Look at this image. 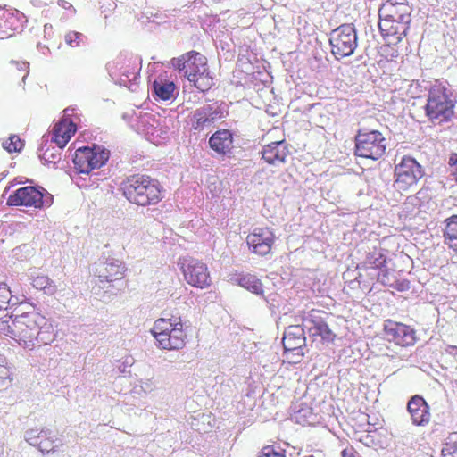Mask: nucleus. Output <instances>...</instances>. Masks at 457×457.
<instances>
[{"label": "nucleus", "mask_w": 457, "mask_h": 457, "mask_svg": "<svg viewBox=\"0 0 457 457\" xmlns=\"http://www.w3.org/2000/svg\"><path fill=\"white\" fill-rule=\"evenodd\" d=\"M387 259L386 249H383L380 245L373 246L366 253L365 259L360 264V268L362 270H378L379 272L380 269L385 268L387 264Z\"/></svg>", "instance_id": "22"}, {"label": "nucleus", "mask_w": 457, "mask_h": 457, "mask_svg": "<svg viewBox=\"0 0 457 457\" xmlns=\"http://www.w3.org/2000/svg\"><path fill=\"white\" fill-rule=\"evenodd\" d=\"M58 4L62 6V8H71V6H72V4L66 0H59Z\"/></svg>", "instance_id": "42"}, {"label": "nucleus", "mask_w": 457, "mask_h": 457, "mask_svg": "<svg viewBox=\"0 0 457 457\" xmlns=\"http://www.w3.org/2000/svg\"><path fill=\"white\" fill-rule=\"evenodd\" d=\"M333 55L337 59L352 55L358 46V36L352 23H344L333 29L329 37Z\"/></svg>", "instance_id": "10"}, {"label": "nucleus", "mask_w": 457, "mask_h": 457, "mask_svg": "<svg viewBox=\"0 0 457 457\" xmlns=\"http://www.w3.org/2000/svg\"><path fill=\"white\" fill-rule=\"evenodd\" d=\"M104 269L105 272L99 275L100 281H113L121 279L123 277L121 265L107 263Z\"/></svg>", "instance_id": "30"}, {"label": "nucleus", "mask_w": 457, "mask_h": 457, "mask_svg": "<svg viewBox=\"0 0 457 457\" xmlns=\"http://www.w3.org/2000/svg\"><path fill=\"white\" fill-rule=\"evenodd\" d=\"M184 280L191 287L207 288L212 284L211 271L205 262L197 258H185L180 266Z\"/></svg>", "instance_id": "11"}, {"label": "nucleus", "mask_w": 457, "mask_h": 457, "mask_svg": "<svg viewBox=\"0 0 457 457\" xmlns=\"http://www.w3.org/2000/svg\"><path fill=\"white\" fill-rule=\"evenodd\" d=\"M154 93L162 100H170L173 96L176 85L173 81L158 79L153 83Z\"/></svg>", "instance_id": "26"}, {"label": "nucleus", "mask_w": 457, "mask_h": 457, "mask_svg": "<svg viewBox=\"0 0 457 457\" xmlns=\"http://www.w3.org/2000/svg\"><path fill=\"white\" fill-rule=\"evenodd\" d=\"M22 24V16L13 9L0 8V40L13 37Z\"/></svg>", "instance_id": "15"}, {"label": "nucleus", "mask_w": 457, "mask_h": 457, "mask_svg": "<svg viewBox=\"0 0 457 457\" xmlns=\"http://www.w3.org/2000/svg\"><path fill=\"white\" fill-rule=\"evenodd\" d=\"M238 284L257 295L263 292L262 283L255 275L246 274L241 276L238 279Z\"/></svg>", "instance_id": "28"}, {"label": "nucleus", "mask_w": 457, "mask_h": 457, "mask_svg": "<svg viewBox=\"0 0 457 457\" xmlns=\"http://www.w3.org/2000/svg\"><path fill=\"white\" fill-rule=\"evenodd\" d=\"M2 454H3V452H2V451H0V456H1Z\"/></svg>", "instance_id": "47"}, {"label": "nucleus", "mask_w": 457, "mask_h": 457, "mask_svg": "<svg viewBox=\"0 0 457 457\" xmlns=\"http://www.w3.org/2000/svg\"><path fill=\"white\" fill-rule=\"evenodd\" d=\"M455 104L456 100L446 86L435 84L428 90L423 109L428 121L434 125H442L454 117Z\"/></svg>", "instance_id": "5"}, {"label": "nucleus", "mask_w": 457, "mask_h": 457, "mask_svg": "<svg viewBox=\"0 0 457 457\" xmlns=\"http://www.w3.org/2000/svg\"><path fill=\"white\" fill-rule=\"evenodd\" d=\"M12 301V291L7 287H0V317H5L6 315H1V312H6L11 305Z\"/></svg>", "instance_id": "35"}, {"label": "nucleus", "mask_w": 457, "mask_h": 457, "mask_svg": "<svg viewBox=\"0 0 457 457\" xmlns=\"http://www.w3.org/2000/svg\"><path fill=\"white\" fill-rule=\"evenodd\" d=\"M305 457H315L314 455H306Z\"/></svg>", "instance_id": "46"}, {"label": "nucleus", "mask_w": 457, "mask_h": 457, "mask_svg": "<svg viewBox=\"0 0 457 457\" xmlns=\"http://www.w3.org/2000/svg\"><path fill=\"white\" fill-rule=\"evenodd\" d=\"M32 287L37 290H45L49 294H54L56 290L53 280L49 279L48 276L42 274H37L32 278Z\"/></svg>", "instance_id": "31"}, {"label": "nucleus", "mask_w": 457, "mask_h": 457, "mask_svg": "<svg viewBox=\"0 0 457 457\" xmlns=\"http://www.w3.org/2000/svg\"><path fill=\"white\" fill-rule=\"evenodd\" d=\"M411 8L407 3L386 0L379 14V32L385 41L399 44L406 37L411 24Z\"/></svg>", "instance_id": "2"}, {"label": "nucleus", "mask_w": 457, "mask_h": 457, "mask_svg": "<svg viewBox=\"0 0 457 457\" xmlns=\"http://www.w3.org/2000/svg\"><path fill=\"white\" fill-rule=\"evenodd\" d=\"M27 441L42 453L54 452L58 445L51 433L45 429H41L39 432L36 429L29 430L27 432Z\"/></svg>", "instance_id": "20"}, {"label": "nucleus", "mask_w": 457, "mask_h": 457, "mask_svg": "<svg viewBox=\"0 0 457 457\" xmlns=\"http://www.w3.org/2000/svg\"><path fill=\"white\" fill-rule=\"evenodd\" d=\"M233 133L227 129H218L209 139L210 147L219 155L230 156L233 153Z\"/></svg>", "instance_id": "17"}, {"label": "nucleus", "mask_w": 457, "mask_h": 457, "mask_svg": "<svg viewBox=\"0 0 457 457\" xmlns=\"http://www.w3.org/2000/svg\"><path fill=\"white\" fill-rule=\"evenodd\" d=\"M24 145L23 140L17 135L10 136L9 138L2 143L3 147L9 153L21 151Z\"/></svg>", "instance_id": "34"}, {"label": "nucleus", "mask_w": 457, "mask_h": 457, "mask_svg": "<svg viewBox=\"0 0 457 457\" xmlns=\"http://www.w3.org/2000/svg\"><path fill=\"white\" fill-rule=\"evenodd\" d=\"M384 333L387 341L399 346L414 345L417 341V335L413 327L403 322L393 321V320L385 321Z\"/></svg>", "instance_id": "14"}, {"label": "nucleus", "mask_w": 457, "mask_h": 457, "mask_svg": "<svg viewBox=\"0 0 457 457\" xmlns=\"http://www.w3.org/2000/svg\"><path fill=\"white\" fill-rule=\"evenodd\" d=\"M394 187L399 192H408L419 183L424 176L422 165L411 155H404L396 163L394 170Z\"/></svg>", "instance_id": "8"}, {"label": "nucleus", "mask_w": 457, "mask_h": 457, "mask_svg": "<svg viewBox=\"0 0 457 457\" xmlns=\"http://www.w3.org/2000/svg\"><path fill=\"white\" fill-rule=\"evenodd\" d=\"M441 457H457V432L449 434L441 451Z\"/></svg>", "instance_id": "32"}, {"label": "nucleus", "mask_w": 457, "mask_h": 457, "mask_svg": "<svg viewBox=\"0 0 457 457\" xmlns=\"http://www.w3.org/2000/svg\"><path fill=\"white\" fill-rule=\"evenodd\" d=\"M211 107L204 106L195 110L191 118V125L194 129H203L206 125L212 122Z\"/></svg>", "instance_id": "27"}, {"label": "nucleus", "mask_w": 457, "mask_h": 457, "mask_svg": "<svg viewBox=\"0 0 457 457\" xmlns=\"http://www.w3.org/2000/svg\"><path fill=\"white\" fill-rule=\"evenodd\" d=\"M18 62H14L11 64V70H13V68H16L18 66Z\"/></svg>", "instance_id": "45"}, {"label": "nucleus", "mask_w": 457, "mask_h": 457, "mask_svg": "<svg viewBox=\"0 0 457 457\" xmlns=\"http://www.w3.org/2000/svg\"><path fill=\"white\" fill-rule=\"evenodd\" d=\"M377 279L379 281V283H382L383 285H388L389 287L393 285L391 282L390 272L386 268V265L385 266V268L379 270L377 275Z\"/></svg>", "instance_id": "39"}, {"label": "nucleus", "mask_w": 457, "mask_h": 457, "mask_svg": "<svg viewBox=\"0 0 457 457\" xmlns=\"http://www.w3.org/2000/svg\"><path fill=\"white\" fill-rule=\"evenodd\" d=\"M110 152L94 145L93 147H79L74 152L73 162L74 169L79 173L88 174L92 170L100 169L108 162Z\"/></svg>", "instance_id": "9"}, {"label": "nucleus", "mask_w": 457, "mask_h": 457, "mask_svg": "<svg viewBox=\"0 0 457 457\" xmlns=\"http://www.w3.org/2000/svg\"><path fill=\"white\" fill-rule=\"evenodd\" d=\"M387 142L378 129H360L354 137V155L378 160L386 154Z\"/></svg>", "instance_id": "7"}, {"label": "nucleus", "mask_w": 457, "mask_h": 457, "mask_svg": "<svg viewBox=\"0 0 457 457\" xmlns=\"http://www.w3.org/2000/svg\"><path fill=\"white\" fill-rule=\"evenodd\" d=\"M175 70L182 71L185 78L202 92L210 89L213 78L209 71L208 59L202 53L188 51L171 59Z\"/></svg>", "instance_id": "4"}, {"label": "nucleus", "mask_w": 457, "mask_h": 457, "mask_svg": "<svg viewBox=\"0 0 457 457\" xmlns=\"http://www.w3.org/2000/svg\"><path fill=\"white\" fill-rule=\"evenodd\" d=\"M305 334L302 327L290 326L285 330L282 345L286 350H299L305 346Z\"/></svg>", "instance_id": "21"}, {"label": "nucleus", "mask_w": 457, "mask_h": 457, "mask_svg": "<svg viewBox=\"0 0 457 457\" xmlns=\"http://www.w3.org/2000/svg\"><path fill=\"white\" fill-rule=\"evenodd\" d=\"M283 356L285 357V361L287 363L296 364L299 361H303V357L304 356L303 349L298 350H286L284 349Z\"/></svg>", "instance_id": "36"}, {"label": "nucleus", "mask_w": 457, "mask_h": 457, "mask_svg": "<svg viewBox=\"0 0 457 457\" xmlns=\"http://www.w3.org/2000/svg\"><path fill=\"white\" fill-rule=\"evenodd\" d=\"M407 410L411 415L412 423L416 426H426V424L429 423L431 414L424 397L420 395L411 397L407 403Z\"/></svg>", "instance_id": "16"}, {"label": "nucleus", "mask_w": 457, "mask_h": 457, "mask_svg": "<svg viewBox=\"0 0 457 457\" xmlns=\"http://www.w3.org/2000/svg\"><path fill=\"white\" fill-rule=\"evenodd\" d=\"M151 334L156 345L161 349L180 350L186 345L187 334L179 316L155 320L151 328Z\"/></svg>", "instance_id": "6"}, {"label": "nucleus", "mask_w": 457, "mask_h": 457, "mask_svg": "<svg viewBox=\"0 0 457 457\" xmlns=\"http://www.w3.org/2000/svg\"><path fill=\"white\" fill-rule=\"evenodd\" d=\"M276 238V235L271 228L259 227L254 228L246 236V244L250 253L263 257L272 253Z\"/></svg>", "instance_id": "13"}, {"label": "nucleus", "mask_w": 457, "mask_h": 457, "mask_svg": "<svg viewBox=\"0 0 457 457\" xmlns=\"http://www.w3.org/2000/svg\"><path fill=\"white\" fill-rule=\"evenodd\" d=\"M0 334L8 336L23 348L33 350L49 345L54 338L53 324L36 311L5 314L0 318Z\"/></svg>", "instance_id": "1"}, {"label": "nucleus", "mask_w": 457, "mask_h": 457, "mask_svg": "<svg viewBox=\"0 0 457 457\" xmlns=\"http://www.w3.org/2000/svg\"><path fill=\"white\" fill-rule=\"evenodd\" d=\"M320 311H316V309H312L310 316L312 318V329L313 334L318 335L320 337V338L325 342H334L336 338V333L330 329L328 324L325 321H322L317 316V313H320ZM325 313L324 312H322Z\"/></svg>", "instance_id": "24"}, {"label": "nucleus", "mask_w": 457, "mask_h": 457, "mask_svg": "<svg viewBox=\"0 0 457 457\" xmlns=\"http://www.w3.org/2000/svg\"><path fill=\"white\" fill-rule=\"evenodd\" d=\"M21 67H22V71H23V75H22V78H25V76L27 75L28 73V66L26 63H21Z\"/></svg>", "instance_id": "44"}, {"label": "nucleus", "mask_w": 457, "mask_h": 457, "mask_svg": "<svg viewBox=\"0 0 457 457\" xmlns=\"http://www.w3.org/2000/svg\"><path fill=\"white\" fill-rule=\"evenodd\" d=\"M342 456L343 457H356L353 452L348 451V450H343Z\"/></svg>", "instance_id": "43"}, {"label": "nucleus", "mask_w": 457, "mask_h": 457, "mask_svg": "<svg viewBox=\"0 0 457 457\" xmlns=\"http://www.w3.org/2000/svg\"><path fill=\"white\" fill-rule=\"evenodd\" d=\"M77 125L70 118H62L58 121L52 130V141L55 143L58 147L63 148L71 137L77 132Z\"/></svg>", "instance_id": "18"}, {"label": "nucleus", "mask_w": 457, "mask_h": 457, "mask_svg": "<svg viewBox=\"0 0 457 457\" xmlns=\"http://www.w3.org/2000/svg\"><path fill=\"white\" fill-rule=\"evenodd\" d=\"M81 37V33L74 32V30H71V32L65 34L64 40L66 41V44L71 47H78V46L80 44Z\"/></svg>", "instance_id": "38"}, {"label": "nucleus", "mask_w": 457, "mask_h": 457, "mask_svg": "<svg viewBox=\"0 0 457 457\" xmlns=\"http://www.w3.org/2000/svg\"><path fill=\"white\" fill-rule=\"evenodd\" d=\"M396 44L394 43H388V41H386V44L382 45L378 49V54L380 56V60L385 61H393L396 59V57L399 55V52L397 48H395Z\"/></svg>", "instance_id": "33"}, {"label": "nucleus", "mask_w": 457, "mask_h": 457, "mask_svg": "<svg viewBox=\"0 0 457 457\" xmlns=\"http://www.w3.org/2000/svg\"><path fill=\"white\" fill-rule=\"evenodd\" d=\"M122 195L132 204L138 206L155 205L162 202L163 187L157 179L147 175L127 177L120 185Z\"/></svg>", "instance_id": "3"}, {"label": "nucleus", "mask_w": 457, "mask_h": 457, "mask_svg": "<svg viewBox=\"0 0 457 457\" xmlns=\"http://www.w3.org/2000/svg\"><path fill=\"white\" fill-rule=\"evenodd\" d=\"M288 153V145L286 140L267 144L262 150V159L272 165L285 162Z\"/></svg>", "instance_id": "19"}, {"label": "nucleus", "mask_w": 457, "mask_h": 457, "mask_svg": "<svg viewBox=\"0 0 457 457\" xmlns=\"http://www.w3.org/2000/svg\"><path fill=\"white\" fill-rule=\"evenodd\" d=\"M13 375L11 367L8 366V360L5 356L0 355V390L12 386Z\"/></svg>", "instance_id": "29"}, {"label": "nucleus", "mask_w": 457, "mask_h": 457, "mask_svg": "<svg viewBox=\"0 0 457 457\" xmlns=\"http://www.w3.org/2000/svg\"><path fill=\"white\" fill-rule=\"evenodd\" d=\"M258 457H286V451L276 448L272 445L262 447Z\"/></svg>", "instance_id": "37"}, {"label": "nucleus", "mask_w": 457, "mask_h": 457, "mask_svg": "<svg viewBox=\"0 0 457 457\" xmlns=\"http://www.w3.org/2000/svg\"><path fill=\"white\" fill-rule=\"evenodd\" d=\"M51 202V195L45 198L43 192L35 187H20L7 198L8 205H24L35 209H42L45 205H50Z\"/></svg>", "instance_id": "12"}, {"label": "nucleus", "mask_w": 457, "mask_h": 457, "mask_svg": "<svg viewBox=\"0 0 457 457\" xmlns=\"http://www.w3.org/2000/svg\"><path fill=\"white\" fill-rule=\"evenodd\" d=\"M448 165L451 169V174L457 184V154H454V152L449 156Z\"/></svg>", "instance_id": "40"}, {"label": "nucleus", "mask_w": 457, "mask_h": 457, "mask_svg": "<svg viewBox=\"0 0 457 457\" xmlns=\"http://www.w3.org/2000/svg\"><path fill=\"white\" fill-rule=\"evenodd\" d=\"M42 158L45 162H57L61 158L60 154H54V152H50V150H46L42 154Z\"/></svg>", "instance_id": "41"}, {"label": "nucleus", "mask_w": 457, "mask_h": 457, "mask_svg": "<svg viewBox=\"0 0 457 457\" xmlns=\"http://www.w3.org/2000/svg\"><path fill=\"white\" fill-rule=\"evenodd\" d=\"M112 68L119 70L125 76L137 73L138 70L137 58L133 55L121 54L112 62Z\"/></svg>", "instance_id": "25"}, {"label": "nucleus", "mask_w": 457, "mask_h": 457, "mask_svg": "<svg viewBox=\"0 0 457 457\" xmlns=\"http://www.w3.org/2000/svg\"><path fill=\"white\" fill-rule=\"evenodd\" d=\"M443 242L448 250L457 254V214H452L443 221Z\"/></svg>", "instance_id": "23"}]
</instances>
